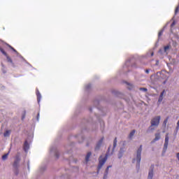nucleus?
I'll use <instances>...</instances> for the list:
<instances>
[{
    "label": "nucleus",
    "instance_id": "obj_1",
    "mask_svg": "<svg viewBox=\"0 0 179 179\" xmlns=\"http://www.w3.org/2000/svg\"><path fill=\"white\" fill-rule=\"evenodd\" d=\"M117 147V138H115L114 141H113V148L111 150V152H110L111 147H109L108 149V152L106 154V156L104 158L101 159V157H99V164L98 165V173L99 171H100V170H101V167H103V166H104V164L107 162V157H108V156L113 155V153H114V149H115V148Z\"/></svg>",
    "mask_w": 179,
    "mask_h": 179
},
{
    "label": "nucleus",
    "instance_id": "obj_2",
    "mask_svg": "<svg viewBox=\"0 0 179 179\" xmlns=\"http://www.w3.org/2000/svg\"><path fill=\"white\" fill-rule=\"evenodd\" d=\"M160 120H162V117L160 116H156L153 117L151 120V125L150 126L149 129H150V131H155V128H153V127L157 128V127H159V124H160Z\"/></svg>",
    "mask_w": 179,
    "mask_h": 179
},
{
    "label": "nucleus",
    "instance_id": "obj_3",
    "mask_svg": "<svg viewBox=\"0 0 179 179\" xmlns=\"http://www.w3.org/2000/svg\"><path fill=\"white\" fill-rule=\"evenodd\" d=\"M32 141H33V134H29L28 137L25 139V141L24 143L23 149L26 153L29 152V150L30 149V143H31Z\"/></svg>",
    "mask_w": 179,
    "mask_h": 179
},
{
    "label": "nucleus",
    "instance_id": "obj_4",
    "mask_svg": "<svg viewBox=\"0 0 179 179\" xmlns=\"http://www.w3.org/2000/svg\"><path fill=\"white\" fill-rule=\"evenodd\" d=\"M142 145H140L139 148L137 150L136 158L133 159V163H135V161L137 162L136 167L139 169L141 167V160L142 159Z\"/></svg>",
    "mask_w": 179,
    "mask_h": 179
},
{
    "label": "nucleus",
    "instance_id": "obj_5",
    "mask_svg": "<svg viewBox=\"0 0 179 179\" xmlns=\"http://www.w3.org/2000/svg\"><path fill=\"white\" fill-rule=\"evenodd\" d=\"M0 51L1 52H2L3 55H5V57H6L8 62H10V64H12L13 66H15V64H13V61H12V59L8 56V54L6 53V52H5V50H3V49H2V48L1 47H0Z\"/></svg>",
    "mask_w": 179,
    "mask_h": 179
},
{
    "label": "nucleus",
    "instance_id": "obj_6",
    "mask_svg": "<svg viewBox=\"0 0 179 179\" xmlns=\"http://www.w3.org/2000/svg\"><path fill=\"white\" fill-rule=\"evenodd\" d=\"M168 146H169V134H166V135L165 136V143L164 145V150H167Z\"/></svg>",
    "mask_w": 179,
    "mask_h": 179
},
{
    "label": "nucleus",
    "instance_id": "obj_7",
    "mask_svg": "<svg viewBox=\"0 0 179 179\" xmlns=\"http://www.w3.org/2000/svg\"><path fill=\"white\" fill-rule=\"evenodd\" d=\"M153 169H155V166L152 165L150 166V170L149 171L148 173V179H152L153 178Z\"/></svg>",
    "mask_w": 179,
    "mask_h": 179
},
{
    "label": "nucleus",
    "instance_id": "obj_8",
    "mask_svg": "<svg viewBox=\"0 0 179 179\" xmlns=\"http://www.w3.org/2000/svg\"><path fill=\"white\" fill-rule=\"evenodd\" d=\"M36 94L37 96V101L38 103H40V101H41V94L40 93L38 88L36 89Z\"/></svg>",
    "mask_w": 179,
    "mask_h": 179
},
{
    "label": "nucleus",
    "instance_id": "obj_9",
    "mask_svg": "<svg viewBox=\"0 0 179 179\" xmlns=\"http://www.w3.org/2000/svg\"><path fill=\"white\" fill-rule=\"evenodd\" d=\"M165 93H166V90H164L162 93L160 94L158 102H157L158 106L160 104V103H162L163 101V96H164Z\"/></svg>",
    "mask_w": 179,
    "mask_h": 179
},
{
    "label": "nucleus",
    "instance_id": "obj_10",
    "mask_svg": "<svg viewBox=\"0 0 179 179\" xmlns=\"http://www.w3.org/2000/svg\"><path fill=\"white\" fill-rule=\"evenodd\" d=\"M103 140H104V137L101 138V140L98 142V143L95 147V150H99V149H100V146H101V144L103 143Z\"/></svg>",
    "mask_w": 179,
    "mask_h": 179
},
{
    "label": "nucleus",
    "instance_id": "obj_11",
    "mask_svg": "<svg viewBox=\"0 0 179 179\" xmlns=\"http://www.w3.org/2000/svg\"><path fill=\"white\" fill-rule=\"evenodd\" d=\"M109 169H111V166H107L106 169V172H105V174L103 176V178L106 179L107 178V176L108 175V170Z\"/></svg>",
    "mask_w": 179,
    "mask_h": 179
},
{
    "label": "nucleus",
    "instance_id": "obj_12",
    "mask_svg": "<svg viewBox=\"0 0 179 179\" xmlns=\"http://www.w3.org/2000/svg\"><path fill=\"white\" fill-rule=\"evenodd\" d=\"M160 139V134L159 133L155 134V138L153 140V142H157V141H159Z\"/></svg>",
    "mask_w": 179,
    "mask_h": 179
},
{
    "label": "nucleus",
    "instance_id": "obj_13",
    "mask_svg": "<svg viewBox=\"0 0 179 179\" xmlns=\"http://www.w3.org/2000/svg\"><path fill=\"white\" fill-rule=\"evenodd\" d=\"M19 162H20V159L19 158H17L14 162L13 166L15 169L17 167V165L19 164Z\"/></svg>",
    "mask_w": 179,
    "mask_h": 179
},
{
    "label": "nucleus",
    "instance_id": "obj_14",
    "mask_svg": "<svg viewBox=\"0 0 179 179\" xmlns=\"http://www.w3.org/2000/svg\"><path fill=\"white\" fill-rule=\"evenodd\" d=\"M90 156H92V152H88L85 157V162H89V159H90Z\"/></svg>",
    "mask_w": 179,
    "mask_h": 179
},
{
    "label": "nucleus",
    "instance_id": "obj_15",
    "mask_svg": "<svg viewBox=\"0 0 179 179\" xmlns=\"http://www.w3.org/2000/svg\"><path fill=\"white\" fill-rule=\"evenodd\" d=\"M3 135L5 137L9 136V135H10V130L6 131V132H4V134H3Z\"/></svg>",
    "mask_w": 179,
    "mask_h": 179
},
{
    "label": "nucleus",
    "instance_id": "obj_16",
    "mask_svg": "<svg viewBox=\"0 0 179 179\" xmlns=\"http://www.w3.org/2000/svg\"><path fill=\"white\" fill-rule=\"evenodd\" d=\"M135 132H136V131L133 130L132 131L130 132L129 138L131 139V138H132V136H134V135H135Z\"/></svg>",
    "mask_w": 179,
    "mask_h": 179
},
{
    "label": "nucleus",
    "instance_id": "obj_17",
    "mask_svg": "<svg viewBox=\"0 0 179 179\" xmlns=\"http://www.w3.org/2000/svg\"><path fill=\"white\" fill-rule=\"evenodd\" d=\"M8 156H9V153L5 154L4 155L2 156V159L6 160V159H8Z\"/></svg>",
    "mask_w": 179,
    "mask_h": 179
},
{
    "label": "nucleus",
    "instance_id": "obj_18",
    "mask_svg": "<svg viewBox=\"0 0 179 179\" xmlns=\"http://www.w3.org/2000/svg\"><path fill=\"white\" fill-rule=\"evenodd\" d=\"M167 122H169V117H167L166 120L164 121L163 124L164 125V127L167 125Z\"/></svg>",
    "mask_w": 179,
    "mask_h": 179
},
{
    "label": "nucleus",
    "instance_id": "obj_19",
    "mask_svg": "<svg viewBox=\"0 0 179 179\" xmlns=\"http://www.w3.org/2000/svg\"><path fill=\"white\" fill-rule=\"evenodd\" d=\"M38 120H40V112L36 113V121H38Z\"/></svg>",
    "mask_w": 179,
    "mask_h": 179
},
{
    "label": "nucleus",
    "instance_id": "obj_20",
    "mask_svg": "<svg viewBox=\"0 0 179 179\" xmlns=\"http://www.w3.org/2000/svg\"><path fill=\"white\" fill-rule=\"evenodd\" d=\"M178 10H179V6H178L176 8V10H175V14L177 15V13H178Z\"/></svg>",
    "mask_w": 179,
    "mask_h": 179
},
{
    "label": "nucleus",
    "instance_id": "obj_21",
    "mask_svg": "<svg viewBox=\"0 0 179 179\" xmlns=\"http://www.w3.org/2000/svg\"><path fill=\"white\" fill-rule=\"evenodd\" d=\"M170 49V46L169 45H166L164 47V51L165 52L167 51V50H169Z\"/></svg>",
    "mask_w": 179,
    "mask_h": 179
},
{
    "label": "nucleus",
    "instance_id": "obj_22",
    "mask_svg": "<svg viewBox=\"0 0 179 179\" xmlns=\"http://www.w3.org/2000/svg\"><path fill=\"white\" fill-rule=\"evenodd\" d=\"M140 90H143V92H148V89L144 87H141Z\"/></svg>",
    "mask_w": 179,
    "mask_h": 179
},
{
    "label": "nucleus",
    "instance_id": "obj_23",
    "mask_svg": "<svg viewBox=\"0 0 179 179\" xmlns=\"http://www.w3.org/2000/svg\"><path fill=\"white\" fill-rule=\"evenodd\" d=\"M10 48H11L13 50V51H14V52H16V50H15V48H13V47L9 45Z\"/></svg>",
    "mask_w": 179,
    "mask_h": 179
},
{
    "label": "nucleus",
    "instance_id": "obj_24",
    "mask_svg": "<svg viewBox=\"0 0 179 179\" xmlns=\"http://www.w3.org/2000/svg\"><path fill=\"white\" fill-rule=\"evenodd\" d=\"M174 24H176V22H173L171 24V27H173L174 26Z\"/></svg>",
    "mask_w": 179,
    "mask_h": 179
},
{
    "label": "nucleus",
    "instance_id": "obj_25",
    "mask_svg": "<svg viewBox=\"0 0 179 179\" xmlns=\"http://www.w3.org/2000/svg\"><path fill=\"white\" fill-rule=\"evenodd\" d=\"M145 73H149V69L145 70Z\"/></svg>",
    "mask_w": 179,
    "mask_h": 179
},
{
    "label": "nucleus",
    "instance_id": "obj_26",
    "mask_svg": "<svg viewBox=\"0 0 179 179\" xmlns=\"http://www.w3.org/2000/svg\"><path fill=\"white\" fill-rule=\"evenodd\" d=\"M24 115H26V112H25V111L24 112V116H23V118H24Z\"/></svg>",
    "mask_w": 179,
    "mask_h": 179
},
{
    "label": "nucleus",
    "instance_id": "obj_27",
    "mask_svg": "<svg viewBox=\"0 0 179 179\" xmlns=\"http://www.w3.org/2000/svg\"><path fill=\"white\" fill-rule=\"evenodd\" d=\"M122 157V155H119L118 156L119 159H121Z\"/></svg>",
    "mask_w": 179,
    "mask_h": 179
},
{
    "label": "nucleus",
    "instance_id": "obj_28",
    "mask_svg": "<svg viewBox=\"0 0 179 179\" xmlns=\"http://www.w3.org/2000/svg\"><path fill=\"white\" fill-rule=\"evenodd\" d=\"M159 36H162V32H159Z\"/></svg>",
    "mask_w": 179,
    "mask_h": 179
},
{
    "label": "nucleus",
    "instance_id": "obj_29",
    "mask_svg": "<svg viewBox=\"0 0 179 179\" xmlns=\"http://www.w3.org/2000/svg\"><path fill=\"white\" fill-rule=\"evenodd\" d=\"M56 157H58V154H56Z\"/></svg>",
    "mask_w": 179,
    "mask_h": 179
},
{
    "label": "nucleus",
    "instance_id": "obj_30",
    "mask_svg": "<svg viewBox=\"0 0 179 179\" xmlns=\"http://www.w3.org/2000/svg\"><path fill=\"white\" fill-rule=\"evenodd\" d=\"M16 176H17V172H15Z\"/></svg>",
    "mask_w": 179,
    "mask_h": 179
},
{
    "label": "nucleus",
    "instance_id": "obj_31",
    "mask_svg": "<svg viewBox=\"0 0 179 179\" xmlns=\"http://www.w3.org/2000/svg\"><path fill=\"white\" fill-rule=\"evenodd\" d=\"M152 57H153V52L151 54Z\"/></svg>",
    "mask_w": 179,
    "mask_h": 179
}]
</instances>
